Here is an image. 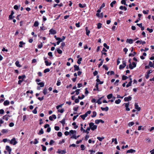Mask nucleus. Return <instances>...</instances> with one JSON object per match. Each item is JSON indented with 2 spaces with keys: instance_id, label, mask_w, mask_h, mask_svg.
Returning a JSON list of instances; mask_svg holds the SVG:
<instances>
[{
  "instance_id": "obj_1",
  "label": "nucleus",
  "mask_w": 154,
  "mask_h": 154,
  "mask_svg": "<svg viewBox=\"0 0 154 154\" xmlns=\"http://www.w3.org/2000/svg\"><path fill=\"white\" fill-rule=\"evenodd\" d=\"M89 125L92 131H94L97 128V125H95L92 122L89 123Z\"/></svg>"
},
{
  "instance_id": "obj_2",
  "label": "nucleus",
  "mask_w": 154,
  "mask_h": 154,
  "mask_svg": "<svg viewBox=\"0 0 154 154\" xmlns=\"http://www.w3.org/2000/svg\"><path fill=\"white\" fill-rule=\"evenodd\" d=\"M136 66V64L134 62H133L132 64L130 63L129 65V68L131 69H133Z\"/></svg>"
},
{
  "instance_id": "obj_3",
  "label": "nucleus",
  "mask_w": 154,
  "mask_h": 154,
  "mask_svg": "<svg viewBox=\"0 0 154 154\" xmlns=\"http://www.w3.org/2000/svg\"><path fill=\"white\" fill-rule=\"evenodd\" d=\"M10 144L14 145L17 143V142L16 141L15 138H13L10 141Z\"/></svg>"
},
{
  "instance_id": "obj_4",
  "label": "nucleus",
  "mask_w": 154,
  "mask_h": 154,
  "mask_svg": "<svg viewBox=\"0 0 154 154\" xmlns=\"http://www.w3.org/2000/svg\"><path fill=\"white\" fill-rule=\"evenodd\" d=\"M126 66V62L125 61H124L122 62V64L120 65L119 66V69H122L125 68Z\"/></svg>"
},
{
  "instance_id": "obj_5",
  "label": "nucleus",
  "mask_w": 154,
  "mask_h": 154,
  "mask_svg": "<svg viewBox=\"0 0 154 154\" xmlns=\"http://www.w3.org/2000/svg\"><path fill=\"white\" fill-rule=\"evenodd\" d=\"M135 108L137 109L138 111H139L141 109L140 107L139 106L137 103H135L134 104Z\"/></svg>"
},
{
  "instance_id": "obj_6",
  "label": "nucleus",
  "mask_w": 154,
  "mask_h": 154,
  "mask_svg": "<svg viewBox=\"0 0 154 154\" xmlns=\"http://www.w3.org/2000/svg\"><path fill=\"white\" fill-rule=\"evenodd\" d=\"M132 99V97L131 96H129L128 97H125L124 99V100L125 102L131 100Z\"/></svg>"
},
{
  "instance_id": "obj_7",
  "label": "nucleus",
  "mask_w": 154,
  "mask_h": 154,
  "mask_svg": "<svg viewBox=\"0 0 154 154\" xmlns=\"http://www.w3.org/2000/svg\"><path fill=\"white\" fill-rule=\"evenodd\" d=\"M10 116H10L6 114L3 117L2 119H3L5 120L6 121H7L8 120V118Z\"/></svg>"
},
{
  "instance_id": "obj_8",
  "label": "nucleus",
  "mask_w": 154,
  "mask_h": 154,
  "mask_svg": "<svg viewBox=\"0 0 154 154\" xmlns=\"http://www.w3.org/2000/svg\"><path fill=\"white\" fill-rule=\"evenodd\" d=\"M95 122L96 124H99L100 122H101L102 123H104V121L101 119H97L95 120Z\"/></svg>"
},
{
  "instance_id": "obj_9",
  "label": "nucleus",
  "mask_w": 154,
  "mask_h": 154,
  "mask_svg": "<svg viewBox=\"0 0 154 154\" xmlns=\"http://www.w3.org/2000/svg\"><path fill=\"white\" fill-rule=\"evenodd\" d=\"M6 149L7 150L9 153H11V149L10 147L9 146H6Z\"/></svg>"
},
{
  "instance_id": "obj_10",
  "label": "nucleus",
  "mask_w": 154,
  "mask_h": 154,
  "mask_svg": "<svg viewBox=\"0 0 154 154\" xmlns=\"http://www.w3.org/2000/svg\"><path fill=\"white\" fill-rule=\"evenodd\" d=\"M26 78V76L25 75H23L21 76H20V83L23 82L24 79Z\"/></svg>"
},
{
  "instance_id": "obj_11",
  "label": "nucleus",
  "mask_w": 154,
  "mask_h": 154,
  "mask_svg": "<svg viewBox=\"0 0 154 154\" xmlns=\"http://www.w3.org/2000/svg\"><path fill=\"white\" fill-rule=\"evenodd\" d=\"M136 152V150H135L131 149L129 150H128L127 151V153H134Z\"/></svg>"
},
{
  "instance_id": "obj_12",
  "label": "nucleus",
  "mask_w": 154,
  "mask_h": 154,
  "mask_svg": "<svg viewBox=\"0 0 154 154\" xmlns=\"http://www.w3.org/2000/svg\"><path fill=\"white\" fill-rule=\"evenodd\" d=\"M70 131V135H71L72 134H76V131L75 130H71L69 131Z\"/></svg>"
},
{
  "instance_id": "obj_13",
  "label": "nucleus",
  "mask_w": 154,
  "mask_h": 154,
  "mask_svg": "<svg viewBox=\"0 0 154 154\" xmlns=\"http://www.w3.org/2000/svg\"><path fill=\"white\" fill-rule=\"evenodd\" d=\"M49 32L52 34H54L56 33V31L53 29H51L49 30Z\"/></svg>"
},
{
  "instance_id": "obj_14",
  "label": "nucleus",
  "mask_w": 154,
  "mask_h": 154,
  "mask_svg": "<svg viewBox=\"0 0 154 154\" xmlns=\"http://www.w3.org/2000/svg\"><path fill=\"white\" fill-rule=\"evenodd\" d=\"M101 109L102 111H107L109 109V108L107 106H106L105 108L103 107H101Z\"/></svg>"
},
{
  "instance_id": "obj_15",
  "label": "nucleus",
  "mask_w": 154,
  "mask_h": 154,
  "mask_svg": "<svg viewBox=\"0 0 154 154\" xmlns=\"http://www.w3.org/2000/svg\"><path fill=\"white\" fill-rule=\"evenodd\" d=\"M137 43H139L140 44H142L143 45L145 44L146 42L145 41H142L138 40L136 41Z\"/></svg>"
},
{
  "instance_id": "obj_16",
  "label": "nucleus",
  "mask_w": 154,
  "mask_h": 154,
  "mask_svg": "<svg viewBox=\"0 0 154 154\" xmlns=\"http://www.w3.org/2000/svg\"><path fill=\"white\" fill-rule=\"evenodd\" d=\"M96 16L98 17L102 18L103 16V13H101L100 14L99 13H97L96 14Z\"/></svg>"
},
{
  "instance_id": "obj_17",
  "label": "nucleus",
  "mask_w": 154,
  "mask_h": 154,
  "mask_svg": "<svg viewBox=\"0 0 154 154\" xmlns=\"http://www.w3.org/2000/svg\"><path fill=\"white\" fill-rule=\"evenodd\" d=\"M145 140L146 142L148 143H150L152 142L151 139L149 138H146Z\"/></svg>"
},
{
  "instance_id": "obj_18",
  "label": "nucleus",
  "mask_w": 154,
  "mask_h": 154,
  "mask_svg": "<svg viewBox=\"0 0 154 154\" xmlns=\"http://www.w3.org/2000/svg\"><path fill=\"white\" fill-rule=\"evenodd\" d=\"M10 103L9 101L8 100L5 101L3 103L4 105L5 106H6L8 105Z\"/></svg>"
},
{
  "instance_id": "obj_19",
  "label": "nucleus",
  "mask_w": 154,
  "mask_h": 154,
  "mask_svg": "<svg viewBox=\"0 0 154 154\" xmlns=\"http://www.w3.org/2000/svg\"><path fill=\"white\" fill-rule=\"evenodd\" d=\"M85 29L86 31V34L87 35L89 36V34L90 33V31L88 29V28L87 27H86Z\"/></svg>"
},
{
  "instance_id": "obj_20",
  "label": "nucleus",
  "mask_w": 154,
  "mask_h": 154,
  "mask_svg": "<svg viewBox=\"0 0 154 154\" xmlns=\"http://www.w3.org/2000/svg\"><path fill=\"white\" fill-rule=\"evenodd\" d=\"M126 42H128L130 44H131L133 42V40L131 39H128L127 40Z\"/></svg>"
},
{
  "instance_id": "obj_21",
  "label": "nucleus",
  "mask_w": 154,
  "mask_h": 154,
  "mask_svg": "<svg viewBox=\"0 0 154 154\" xmlns=\"http://www.w3.org/2000/svg\"><path fill=\"white\" fill-rule=\"evenodd\" d=\"M114 142V143L115 144H117L118 143V142L116 138H112V142L113 143Z\"/></svg>"
},
{
  "instance_id": "obj_22",
  "label": "nucleus",
  "mask_w": 154,
  "mask_h": 154,
  "mask_svg": "<svg viewBox=\"0 0 154 154\" xmlns=\"http://www.w3.org/2000/svg\"><path fill=\"white\" fill-rule=\"evenodd\" d=\"M74 70L75 71H78L79 70V66L75 65L74 66Z\"/></svg>"
},
{
  "instance_id": "obj_23",
  "label": "nucleus",
  "mask_w": 154,
  "mask_h": 154,
  "mask_svg": "<svg viewBox=\"0 0 154 154\" xmlns=\"http://www.w3.org/2000/svg\"><path fill=\"white\" fill-rule=\"evenodd\" d=\"M45 63L46 65L47 66H50L51 64V62H49L47 60H45Z\"/></svg>"
},
{
  "instance_id": "obj_24",
  "label": "nucleus",
  "mask_w": 154,
  "mask_h": 154,
  "mask_svg": "<svg viewBox=\"0 0 154 154\" xmlns=\"http://www.w3.org/2000/svg\"><path fill=\"white\" fill-rule=\"evenodd\" d=\"M80 116L83 120H84L85 117H86L87 116V114H85H85L82 115Z\"/></svg>"
},
{
  "instance_id": "obj_25",
  "label": "nucleus",
  "mask_w": 154,
  "mask_h": 154,
  "mask_svg": "<svg viewBox=\"0 0 154 154\" xmlns=\"http://www.w3.org/2000/svg\"><path fill=\"white\" fill-rule=\"evenodd\" d=\"M103 97H102L100 98H99V99H98V100L97 101V103L99 104H101L102 103L101 102V100L102 99Z\"/></svg>"
},
{
  "instance_id": "obj_26",
  "label": "nucleus",
  "mask_w": 154,
  "mask_h": 154,
  "mask_svg": "<svg viewBox=\"0 0 154 154\" xmlns=\"http://www.w3.org/2000/svg\"><path fill=\"white\" fill-rule=\"evenodd\" d=\"M119 9L121 10L124 9L125 11H126L127 10V8L125 7H123L122 6H120Z\"/></svg>"
},
{
  "instance_id": "obj_27",
  "label": "nucleus",
  "mask_w": 154,
  "mask_h": 154,
  "mask_svg": "<svg viewBox=\"0 0 154 154\" xmlns=\"http://www.w3.org/2000/svg\"><path fill=\"white\" fill-rule=\"evenodd\" d=\"M41 87H43L44 86V84L43 82L37 83Z\"/></svg>"
},
{
  "instance_id": "obj_28",
  "label": "nucleus",
  "mask_w": 154,
  "mask_h": 154,
  "mask_svg": "<svg viewBox=\"0 0 154 154\" xmlns=\"http://www.w3.org/2000/svg\"><path fill=\"white\" fill-rule=\"evenodd\" d=\"M112 94H110L109 95H108L107 96V98L108 99H109L111 98L112 97Z\"/></svg>"
},
{
  "instance_id": "obj_29",
  "label": "nucleus",
  "mask_w": 154,
  "mask_h": 154,
  "mask_svg": "<svg viewBox=\"0 0 154 154\" xmlns=\"http://www.w3.org/2000/svg\"><path fill=\"white\" fill-rule=\"evenodd\" d=\"M8 131L6 129H3L2 130V132L3 134L7 133L8 132Z\"/></svg>"
},
{
  "instance_id": "obj_30",
  "label": "nucleus",
  "mask_w": 154,
  "mask_h": 154,
  "mask_svg": "<svg viewBox=\"0 0 154 154\" xmlns=\"http://www.w3.org/2000/svg\"><path fill=\"white\" fill-rule=\"evenodd\" d=\"M38 23L37 21H35L33 25V26L35 27L38 26Z\"/></svg>"
},
{
  "instance_id": "obj_31",
  "label": "nucleus",
  "mask_w": 154,
  "mask_h": 154,
  "mask_svg": "<svg viewBox=\"0 0 154 154\" xmlns=\"http://www.w3.org/2000/svg\"><path fill=\"white\" fill-rule=\"evenodd\" d=\"M121 100L119 99H118V100L115 101V103L117 104H119L121 103Z\"/></svg>"
},
{
  "instance_id": "obj_32",
  "label": "nucleus",
  "mask_w": 154,
  "mask_h": 154,
  "mask_svg": "<svg viewBox=\"0 0 154 154\" xmlns=\"http://www.w3.org/2000/svg\"><path fill=\"white\" fill-rule=\"evenodd\" d=\"M97 139L100 141H101L103 140L104 139V137H97Z\"/></svg>"
},
{
  "instance_id": "obj_33",
  "label": "nucleus",
  "mask_w": 154,
  "mask_h": 154,
  "mask_svg": "<svg viewBox=\"0 0 154 154\" xmlns=\"http://www.w3.org/2000/svg\"><path fill=\"white\" fill-rule=\"evenodd\" d=\"M116 2L115 1H113L110 4V6L112 7H113V5L115 4L116 3Z\"/></svg>"
},
{
  "instance_id": "obj_34",
  "label": "nucleus",
  "mask_w": 154,
  "mask_h": 154,
  "mask_svg": "<svg viewBox=\"0 0 154 154\" xmlns=\"http://www.w3.org/2000/svg\"><path fill=\"white\" fill-rule=\"evenodd\" d=\"M82 58H81V57L79 59H78V60H77V63L79 64H80L81 63V61H82Z\"/></svg>"
},
{
  "instance_id": "obj_35",
  "label": "nucleus",
  "mask_w": 154,
  "mask_h": 154,
  "mask_svg": "<svg viewBox=\"0 0 154 154\" xmlns=\"http://www.w3.org/2000/svg\"><path fill=\"white\" fill-rule=\"evenodd\" d=\"M93 115L91 116V117L92 118L95 117L97 115V113L96 112L94 111L93 112Z\"/></svg>"
},
{
  "instance_id": "obj_36",
  "label": "nucleus",
  "mask_w": 154,
  "mask_h": 154,
  "mask_svg": "<svg viewBox=\"0 0 154 154\" xmlns=\"http://www.w3.org/2000/svg\"><path fill=\"white\" fill-rule=\"evenodd\" d=\"M132 82V81H130V82L128 83L126 85V87L128 88L131 86V85Z\"/></svg>"
},
{
  "instance_id": "obj_37",
  "label": "nucleus",
  "mask_w": 154,
  "mask_h": 154,
  "mask_svg": "<svg viewBox=\"0 0 154 154\" xmlns=\"http://www.w3.org/2000/svg\"><path fill=\"white\" fill-rule=\"evenodd\" d=\"M43 133H44V131H43V129L42 128H41L38 133V134H43Z\"/></svg>"
},
{
  "instance_id": "obj_38",
  "label": "nucleus",
  "mask_w": 154,
  "mask_h": 154,
  "mask_svg": "<svg viewBox=\"0 0 154 154\" xmlns=\"http://www.w3.org/2000/svg\"><path fill=\"white\" fill-rule=\"evenodd\" d=\"M134 124V122H130L128 123V125L129 126L131 127V126L132 125H133Z\"/></svg>"
},
{
  "instance_id": "obj_39",
  "label": "nucleus",
  "mask_w": 154,
  "mask_h": 154,
  "mask_svg": "<svg viewBox=\"0 0 154 154\" xmlns=\"http://www.w3.org/2000/svg\"><path fill=\"white\" fill-rule=\"evenodd\" d=\"M43 93L44 95H46L47 93V90L46 88H45L43 90Z\"/></svg>"
},
{
  "instance_id": "obj_40",
  "label": "nucleus",
  "mask_w": 154,
  "mask_h": 154,
  "mask_svg": "<svg viewBox=\"0 0 154 154\" xmlns=\"http://www.w3.org/2000/svg\"><path fill=\"white\" fill-rule=\"evenodd\" d=\"M76 134H74L73 135H72V136L70 138L71 139H77V137H76Z\"/></svg>"
},
{
  "instance_id": "obj_41",
  "label": "nucleus",
  "mask_w": 154,
  "mask_h": 154,
  "mask_svg": "<svg viewBox=\"0 0 154 154\" xmlns=\"http://www.w3.org/2000/svg\"><path fill=\"white\" fill-rule=\"evenodd\" d=\"M38 108L37 107H36L32 111V112L35 114H36L37 113V111L36 109Z\"/></svg>"
},
{
  "instance_id": "obj_42",
  "label": "nucleus",
  "mask_w": 154,
  "mask_h": 154,
  "mask_svg": "<svg viewBox=\"0 0 154 154\" xmlns=\"http://www.w3.org/2000/svg\"><path fill=\"white\" fill-rule=\"evenodd\" d=\"M76 123L75 122H73L72 123V125L74 126V128L75 129H76L78 127L77 125H76Z\"/></svg>"
},
{
  "instance_id": "obj_43",
  "label": "nucleus",
  "mask_w": 154,
  "mask_h": 154,
  "mask_svg": "<svg viewBox=\"0 0 154 154\" xmlns=\"http://www.w3.org/2000/svg\"><path fill=\"white\" fill-rule=\"evenodd\" d=\"M50 71V69L49 68H47L45 69L44 71V72L45 73H46L47 72H49Z\"/></svg>"
},
{
  "instance_id": "obj_44",
  "label": "nucleus",
  "mask_w": 154,
  "mask_h": 154,
  "mask_svg": "<svg viewBox=\"0 0 154 154\" xmlns=\"http://www.w3.org/2000/svg\"><path fill=\"white\" fill-rule=\"evenodd\" d=\"M57 51L58 53L59 54H61L62 53V50L59 48H57Z\"/></svg>"
},
{
  "instance_id": "obj_45",
  "label": "nucleus",
  "mask_w": 154,
  "mask_h": 154,
  "mask_svg": "<svg viewBox=\"0 0 154 154\" xmlns=\"http://www.w3.org/2000/svg\"><path fill=\"white\" fill-rule=\"evenodd\" d=\"M65 44L64 42H63L61 43V48L63 49V47L65 46Z\"/></svg>"
},
{
  "instance_id": "obj_46",
  "label": "nucleus",
  "mask_w": 154,
  "mask_h": 154,
  "mask_svg": "<svg viewBox=\"0 0 154 154\" xmlns=\"http://www.w3.org/2000/svg\"><path fill=\"white\" fill-rule=\"evenodd\" d=\"M102 27V24L100 23H99L97 24V28L98 29H100V28Z\"/></svg>"
},
{
  "instance_id": "obj_47",
  "label": "nucleus",
  "mask_w": 154,
  "mask_h": 154,
  "mask_svg": "<svg viewBox=\"0 0 154 154\" xmlns=\"http://www.w3.org/2000/svg\"><path fill=\"white\" fill-rule=\"evenodd\" d=\"M80 147L82 150H83L85 149V146L84 145L82 144L81 145Z\"/></svg>"
},
{
  "instance_id": "obj_48",
  "label": "nucleus",
  "mask_w": 154,
  "mask_h": 154,
  "mask_svg": "<svg viewBox=\"0 0 154 154\" xmlns=\"http://www.w3.org/2000/svg\"><path fill=\"white\" fill-rule=\"evenodd\" d=\"M103 46L107 49H108L109 48V47L108 46L107 44L105 43H104L103 44Z\"/></svg>"
},
{
  "instance_id": "obj_49",
  "label": "nucleus",
  "mask_w": 154,
  "mask_h": 154,
  "mask_svg": "<svg viewBox=\"0 0 154 154\" xmlns=\"http://www.w3.org/2000/svg\"><path fill=\"white\" fill-rule=\"evenodd\" d=\"M79 7L81 8H83L84 7H85L86 5L85 4L82 5L81 4H79Z\"/></svg>"
},
{
  "instance_id": "obj_50",
  "label": "nucleus",
  "mask_w": 154,
  "mask_h": 154,
  "mask_svg": "<svg viewBox=\"0 0 154 154\" xmlns=\"http://www.w3.org/2000/svg\"><path fill=\"white\" fill-rule=\"evenodd\" d=\"M123 105H125V107H128L129 105V103H124L123 104Z\"/></svg>"
},
{
  "instance_id": "obj_51",
  "label": "nucleus",
  "mask_w": 154,
  "mask_h": 154,
  "mask_svg": "<svg viewBox=\"0 0 154 154\" xmlns=\"http://www.w3.org/2000/svg\"><path fill=\"white\" fill-rule=\"evenodd\" d=\"M128 78V77L127 76H126L125 75H123L122 76V79L123 80H125L126 79H127Z\"/></svg>"
},
{
  "instance_id": "obj_52",
  "label": "nucleus",
  "mask_w": 154,
  "mask_h": 154,
  "mask_svg": "<svg viewBox=\"0 0 154 154\" xmlns=\"http://www.w3.org/2000/svg\"><path fill=\"white\" fill-rule=\"evenodd\" d=\"M149 65L151 67H152L153 66L154 64L152 62L150 61L149 63Z\"/></svg>"
},
{
  "instance_id": "obj_53",
  "label": "nucleus",
  "mask_w": 154,
  "mask_h": 154,
  "mask_svg": "<svg viewBox=\"0 0 154 154\" xmlns=\"http://www.w3.org/2000/svg\"><path fill=\"white\" fill-rule=\"evenodd\" d=\"M15 63L17 66L19 67V62L18 60Z\"/></svg>"
},
{
  "instance_id": "obj_54",
  "label": "nucleus",
  "mask_w": 154,
  "mask_h": 154,
  "mask_svg": "<svg viewBox=\"0 0 154 154\" xmlns=\"http://www.w3.org/2000/svg\"><path fill=\"white\" fill-rule=\"evenodd\" d=\"M41 146H42V150L44 151H45L46 149V147H45V146H44L43 145H41Z\"/></svg>"
},
{
  "instance_id": "obj_55",
  "label": "nucleus",
  "mask_w": 154,
  "mask_h": 154,
  "mask_svg": "<svg viewBox=\"0 0 154 154\" xmlns=\"http://www.w3.org/2000/svg\"><path fill=\"white\" fill-rule=\"evenodd\" d=\"M103 67L106 70H108V67L106 65H104L103 66Z\"/></svg>"
},
{
  "instance_id": "obj_56",
  "label": "nucleus",
  "mask_w": 154,
  "mask_h": 154,
  "mask_svg": "<svg viewBox=\"0 0 154 154\" xmlns=\"http://www.w3.org/2000/svg\"><path fill=\"white\" fill-rule=\"evenodd\" d=\"M103 60H102L100 62V63L98 65V67H100L101 66H102L103 64Z\"/></svg>"
},
{
  "instance_id": "obj_57",
  "label": "nucleus",
  "mask_w": 154,
  "mask_h": 154,
  "mask_svg": "<svg viewBox=\"0 0 154 154\" xmlns=\"http://www.w3.org/2000/svg\"><path fill=\"white\" fill-rule=\"evenodd\" d=\"M142 126H138V130H139V131H140V130H141V129L142 130H144V128H142Z\"/></svg>"
},
{
  "instance_id": "obj_58",
  "label": "nucleus",
  "mask_w": 154,
  "mask_h": 154,
  "mask_svg": "<svg viewBox=\"0 0 154 154\" xmlns=\"http://www.w3.org/2000/svg\"><path fill=\"white\" fill-rule=\"evenodd\" d=\"M57 135L58 137H60L62 135V133L61 132H58L57 133Z\"/></svg>"
},
{
  "instance_id": "obj_59",
  "label": "nucleus",
  "mask_w": 154,
  "mask_h": 154,
  "mask_svg": "<svg viewBox=\"0 0 154 154\" xmlns=\"http://www.w3.org/2000/svg\"><path fill=\"white\" fill-rule=\"evenodd\" d=\"M80 90L79 89H77L75 90V92H76V95H77L79 94V91H80Z\"/></svg>"
},
{
  "instance_id": "obj_60",
  "label": "nucleus",
  "mask_w": 154,
  "mask_h": 154,
  "mask_svg": "<svg viewBox=\"0 0 154 154\" xmlns=\"http://www.w3.org/2000/svg\"><path fill=\"white\" fill-rule=\"evenodd\" d=\"M64 134L66 136H67L69 135V134H70V131L69 132L66 131L64 132Z\"/></svg>"
},
{
  "instance_id": "obj_61",
  "label": "nucleus",
  "mask_w": 154,
  "mask_h": 154,
  "mask_svg": "<svg viewBox=\"0 0 154 154\" xmlns=\"http://www.w3.org/2000/svg\"><path fill=\"white\" fill-rule=\"evenodd\" d=\"M56 40L59 41V42H61L62 41V40L60 38H56Z\"/></svg>"
},
{
  "instance_id": "obj_62",
  "label": "nucleus",
  "mask_w": 154,
  "mask_h": 154,
  "mask_svg": "<svg viewBox=\"0 0 154 154\" xmlns=\"http://www.w3.org/2000/svg\"><path fill=\"white\" fill-rule=\"evenodd\" d=\"M149 11L147 10V11H145L143 10V14H147L148 13Z\"/></svg>"
},
{
  "instance_id": "obj_63",
  "label": "nucleus",
  "mask_w": 154,
  "mask_h": 154,
  "mask_svg": "<svg viewBox=\"0 0 154 154\" xmlns=\"http://www.w3.org/2000/svg\"><path fill=\"white\" fill-rule=\"evenodd\" d=\"M147 30L150 33H151L153 32V30L152 29H149V28H147Z\"/></svg>"
},
{
  "instance_id": "obj_64",
  "label": "nucleus",
  "mask_w": 154,
  "mask_h": 154,
  "mask_svg": "<svg viewBox=\"0 0 154 154\" xmlns=\"http://www.w3.org/2000/svg\"><path fill=\"white\" fill-rule=\"evenodd\" d=\"M54 129L56 131H58L59 130L60 128L58 126H56L54 127Z\"/></svg>"
}]
</instances>
